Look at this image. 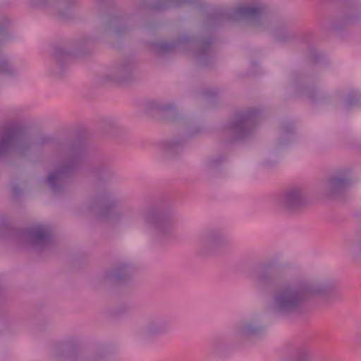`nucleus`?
Wrapping results in <instances>:
<instances>
[{"mask_svg": "<svg viewBox=\"0 0 361 361\" xmlns=\"http://www.w3.org/2000/svg\"><path fill=\"white\" fill-rule=\"evenodd\" d=\"M96 202L103 209L101 217L114 225L131 226L137 219L136 211L131 207L115 209L122 203L121 197L110 187L97 190Z\"/></svg>", "mask_w": 361, "mask_h": 361, "instance_id": "nucleus-4", "label": "nucleus"}, {"mask_svg": "<svg viewBox=\"0 0 361 361\" xmlns=\"http://www.w3.org/2000/svg\"><path fill=\"white\" fill-rule=\"evenodd\" d=\"M0 75L16 78L20 75V71L7 58H0Z\"/></svg>", "mask_w": 361, "mask_h": 361, "instance_id": "nucleus-24", "label": "nucleus"}, {"mask_svg": "<svg viewBox=\"0 0 361 361\" xmlns=\"http://www.w3.org/2000/svg\"><path fill=\"white\" fill-rule=\"evenodd\" d=\"M231 245V241L219 228H210L200 235V252L205 257H216Z\"/></svg>", "mask_w": 361, "mask_h": 361, "instance_id": "nucleus-9", "label": "nucleus"}, {"mask_svg": "<svg viewBox=\"0 0 361 361\" xmlns=\"http://www.w3.org/2000/svg\"><path fill=\"white\" fill-rule=\"evenodd\" d=\"M161 110L166 113L169 112V113H171L172 114H176V109L174 107V106L171 104H167L162 105L161 106Z\"/></svg>", "mask_w": 361, "mask_h": 361, "instance_id": "nucleus-32", "label": "nucleus"}, {"mask_svg": "<svg viewBox=\"0 0 361 361\" xmlns=\"http://www.w3.org/2000/svg\"><path fill=\"white\" fill-rule=\"evenodd\" d=\"M51 137H49L48 136H45V137H42L40 142L42 144H47V143H49L51 142Z\"/></svg>", "mask_w": 361, "mask_h": 361, "instance_id": "nucleus-36", "label": "nucleus"}, {"mask_svg": "<svg viewBox=\"0 0 361 361\" xmlns=\"http://www.w3.org/2000/svg\"><path fill=\"white\" fill-rule=\"evenodd\" d=\"M293 126L291 124L284 125L281 129L278 145L280 147L286 146L293 140Z\"/></svg>", "mask_w": 361, "mask_h": 361, "instance_id": "nucleus-26", "label": "nucleus"}, {"mask_svg": "<svg viewBox=\"0 0 361 361\" xmlns=\"http://www.w3.org/2000/svg\"><path fill=\"white\" fill-rule=\"evenodd\" d=\"M71 4V1H63L56 8V9L58 11L59 15H60L62 17H66V15L64 12L61 11V8L63 6L68 7Z\"/></svg>", "mask_w": 361, "mask_h": 361, "instance_id": "nucleus-31", "label": "nucleus"}, {"mask_svg": "<svg viewBox=\"0 0 361 361\" xmlns=\"http://www.w3.org/2000/svg\"><path fill=\"white\" fill-rule=\"evenodd\" d=\"M104 123H109L112 127H116L117 126V121L113 118H107L104 120Z\"/></svg>", "mask_w": 361, "mask_h": 361, "instance_id": "nucleus-35", "label": "nucleus"}, {"mask_svg": "<svg viewBox=\"0 0 361 361\" xmlns=\"http://www.w3.org/2000/svg\"><path fill=\"white\" fill-rule=\"evenodd\" d=\"M347 246L352 251H356L361 247V234H357L347 239Z\"/></svg>", "mask_w": 361, "mask_h": 361, "instance_id": "nucleus-28", "label": "nucleus"}, {"mask_svg": "<svg viewBox=\"0 0 361 361\" xmlns=\"http://www.w3.org/2000/svg\"><path fill=\"white\" fill-rule=\"evenodd\" d=\"M56 153L61 162L49 174L47 181L51 190L59 194L64 190L66 180L77 169L82 157V149L74 143L68 142L59 145Z\"/></svg>", "mask_w": 361, "mask_h": 361, "instance_id": "nucleus-3", "label": "nucleus"}, {"mask_svg": "<svg viewBox=\"0 0 361 361\" xmlns=\"http://www.w3.org/2000/svg\"><path fill=\"white\" fill-rule=\"evenodd\" d=\"M169 331V320L161 316H154L149 318L143 326V334L148 338H159L167 334Z\"/></svg>", "mask_w": 361, "mask_h": 361, "instance_id": "nucleus-16", "label": "nucleus"}, {"mask_svg": "<svg viewBox=\"0 0 361 361\" xmlns=\"http://www.w3.org/2000/svg\"><path fill=\"white\" fill-rule=\"evenodd\" d=\"M202 131V128L200 126L195 128H190L188 129V134L190 135H195L200 133Z\"/></svg>", "mask_w": 361, "mask_h": 361, "instance_id": "nucleus-34", "label": "nucleus"}, {"mask_svg": "<svg viewBox=\"0 0 361 361\" xmlns=\"http://www.w3.org/2000/svg\"><path fill=\"white\" fill-rule=\"evenodd\" d=\"M295 36V32L286 24L279 26L274 32L275 39L281 43L290 41Z\"/></svg>", "mask_w": 361, "mask_h": 361, "instance_id": "nucleus-25", "label": "nucleus"}, {"mask_svg": "<svg viewBox=\"0 0 361 361\" xmlns=\"http://www.w3.org/2000/svg\"><path fill=\"white\" fill-rule=\"evenodd\" d=\"M92 172L95 177L100 181L109 180L114 176V172L105 163H97L94 164Z\"/></svg>", "mask_w": 361, "mask_h": 361, "instance_id": "nucleus-23", "label": "nucleus"}, {"mask_svg": "<svg viewBox=\"0 0 361 361\" xmlns=\"http://www.w3.org/2000/svg\"><path fill=\"white\" fill-rule=\"evenodd\" d=\"M49 353L55 361H105L79 357L77 341L73 338L50 343Z\"/></svg>", "mask_w": 361, "mask_h": 361, "instance_id": "nucleus-10", "label": "nucleus"}, {"mask_svg": "<svg viewBox=\"0 0 361 361\" xmlns=\"http://www.w3.org/2000/svg\"><path fill=\"white\" fill-rule=\"evenodd\" d=\"M73 54L71 51L64 47H57L53 53L52 72L54 74L59 75L62 73L68 62L73 58Z\"/></svg>", "mask_w": 361, "mask_h": 361, "instance_id": "nucleus-19", "label": "nucleus"}, {"mask_svg": "<svg viewBox=\"0 0 361 361\" xmlns=\"http://www.w3.org/2000/svg\"><path fill=\"white\" fill-rule=\"evenodd\" d=\"M350 174V169H344L331 176L324 185V195L330 199L341 197L352 183Z\"/></svg>", "mask_w": 361, "mask_h": 361, "instance_id": "nucleus-13", "label": "nucleus"}, {"mask_svg": "<svg viewBox=\"0 0 361 361\" xmlns=\"http://www.w3.org/2000/svg\"><path fill=\"white\" fill-rule=\"evenodd\" d=\"M52 0H32V4L35 6L46 7L50 5Z\"/></svg>", "mask_w": 361, "mask_h": 361, "instance_id": "nucleus-33", "label": "nucleus"}, {"mask_svg": "<svg viewBox=\"0 0 361 361\" xmlns=\"http://www.w3.org/2000/svg\"><path fill=\"white\" fill-rule=\"evenodd\" d=\"M260 111L255 108L245 109L236 114L225 123L223 132L229 141H244L254 133Z\"/></svg>", "mask_w": 361, "mask_h": 361, "instance_id": "nucleus-6", "label": "nucleus"}, {"mask_svg": "<svg viewBox=\"0 0 361 361\" xmlns=\"http://www.w3.org/2000/svg\"><path fill=\"white\" fill-rule=\"evenodd\" d=\"M291 85L295 93L307 99L312 103H318L325 99V95L308 82L312 80L301 73H293L290 76Z\"/></svg>", "mask_w": 361, "mask_h": 361, "instance_id": "nucleus-12", "label": "nucleus"}, {"mask_svg": "<svg viewBox=\"0 0 361 361\" xmlns=\"http://www.w3.org/2000/svg\"><path fill=\"white\" fill-rule=\"evenodd\" d=\"M267 11L262 3H243L233 10L215 11L204 16L192 35L182 33L175 41L161 42L155 44L156 51L165 54L178 50L189 54L202 66H207L212 61V30L226 20H247L258 23Z\"/></svg>", "mask_w": 361, "mask_h": 361, "instance_id": "nucleus-1", "label": "nucleus"}, {"mask_svg": "<svg viewBox=\"0 0 361 361\" xmlns=\"http://www.w3.org/2000/svg\"><path fill=\"white\" fill-rule=\"evenodd\" d=\"M185 143V139L181 137L166 140L160 144V150L164 158H175L182 152Z\"/></svg>", "mask_w": 361, "mask_h": 361, "instance_id": "nucleus-18", "label": "nucleus"}, {"mask_svg": "<svg viewBox=\"0 0 361 361\" xmlns=\"http://www.w3.org/2000/svg\"><path fill=\"white\" fill-rule=\"evenodd\" d=\"M334 288V283L325 279H295L286 281L274 291L268 309L278 317L298 314L302 312L305 303L310 298L326 295Z\"/></svg>", "mask_w": 361, "mask_h": 361, "instance_id": "nucleus-2", "label": "nucleus"}, {"mask_svg": "<svg viewBox=\"0 0 361 361\" xmlns=\"http://www.w3.org/2000/svg\"><path fill=\"white\" fill-rule=\"evenodd\" d=\"M225 158L223 155H216L207 159L204 162V169L209 173L212 171L217 169L221 163L224 161Z\"/></svg>", "mask_w": 361, "mask_h": 361, "instance_id": "nucleus-27", "label": "nucleus"}, {"mask_svg": "<svg viewBox=\"0 0 361 361\" xmlns=\"http://www.w3.org/2000/svg\"><path fill=\"white\" fill-rule=\"evenodd\" d=\"M265 330L262 317L257 314L242 319L234 329L235 334L243 338H259L264 335Z\"/></svg>", "mask_w": 361, "mask_h": 361, "instance_id": "nucleus-14", "label": "nucleus"}, {"mask_svg": "<svg viewBox=\"0 0 361 361\" xmlns=\"http://www.w3.org/2000/svg\"><path fill=\"white\" fill-rule=\"evenodd\" d=\"M129 30L125 24L123 16H114L106 19L100 27V30L104 36L119 37Z\"/></svg>", "mask_w": 361, "mask_h": 361, "instance_id": "nucleus-17", "label": "nucleus"}, {"mask_svg": "<svg viewBox=\"0 0 361 361\" xmlns=\"http://www.w3.org/2000/svg\"><path fill=\"white\" fill-rule=\"evenodd\" d=\"M142 218L147 232L156 241L166 238L176 226L175 213L159 204L148 205Z\"/></svg>", "mask_w": 361, "mask_h": 361, "instance_id": "nucleus-5", "label": "nucleus"}, {"mask_svg": "<svg viewBox=\"0 0 361 361\" xmlns=\"http://www.w3.org/2000/svg\"><path fill=\"white\" fill-rule=\"evenodd\" d=\"M307 202L304 189L291 185L281 190L276 199L278 207L286 212H295L301 209Z\"/></svg>", "mask_w": 361, "mask_h": 361, "instance_id": "nucleus-11", "label": "nucleus"}, {"mask_svg": "<svg viewBox=\"0 0 361 361\" xmlns=\"http://www.w3.org/2000/svg\"><path fill=\"white\" fill-rule=\"evenodd\" d=\"M13 195L16 197L19 196L20 194V190L19 188L17 187V186H13Z\"/></svg>", "mask_w": 361, "mask_h": 361, "instance_id": "nucleus-37", "label": "nucleus"}, {"mask_svg": "<svg viewBox=\"0 0 361 361\" xmlns=\"http://www.w3.org/2000/svg\"><path fill=\"white\" fill-rule=\"evenodd\" d=\"M273 267V263L267 262L263 263L253 275L254 280L260 286H266L271 284L272 278L269 270Z\"/></svg>", "mask_w": 361, "mask_h": 361, "instance_id": "nucleus-22", "label": "nucleus"}, {"mask_svg": "<svg viewBox=\"0 0 361 361\" xmlns=\"http://www.w3.org/2000/svg\"><path fill=\"white\" fill-rule=\"evenodd\" d=\"M38 144L32 135L20 128H11L0 136V157L13 154L25 157Z\"/></svg>", "mask_w": 361, "mask_h": 361, "instance_id": "nucleus-7", "label": "nucleus"}, {"mask_svg": "<svg viewBox=\"0 0 361 361\" xmlns=\"http://www.w3.org/2000/svg\"><path fill=\"white\" fill-rule=\"evenodd\" d=\"M136 64L131 59H125L116 64L104 75V83H123L133 76Z\"/></svg>", "mask_w": 361, "mask_h": 361, "instance_id": "nucleus-15", "label": "nucleus"}, {"mask_svg": "<svg viewBox=\"0 0 361 361\" xmlns=\"http://www.w3.org/2000/svg\"><path fill=\"white\" fill-rule=\"evenodd\" d=\"M190 3L191 0H148L145 8L152 11L164 12Z\"/></svg>", "mask_w": 361, "mask_h": 361, "instance_id": "nucleus-20", "label": "nucleus"}, {"mask_svg": "<svg viewBox=\"0 0 361 361\" xmlns=\"http://www.w3.org/2000/svg\"><path fill=\"white\" fill-rule=\"evenodd\" d=\"M21 238L25 247L36 252L50 249L53 244V231L47 224L38 223L24 229Z\"/></svg>", "mask_w": 361, "mask_h": 361, "instance_id": "nucleus-8", "label": "nucleus"}, {"mask_svg": "<svg viewBox=\"0 0 361 361\" xmlns=\"http://www.w3.org/2000/svg\"><path fill=\"white\" fill-rule=\"evenodd\" d=\"M358 104V100L356 98L355 94L352 92L349 94L343 103V107L345 109H348L353 106Z\"/></svg>", "mask_w": 361, "mask_h": 361, "instance_id": "nucleus-29", "label": "nucleus"}, {"mask_svg": "<svg viewBox=\"0 0 361 361\" xmlns=\"http://www.w3.org/2000/svg\"><path fill=\"white\" fill-rule=\"evenodd\" d=\"M133 267L127 262H121L106 273V278L113 281H121L131 276Z\"/></svg>", "mask_w": 361, "mask_h": 361, "instance_id": "nucleus-21", "label": "nucleus"}, {"mask_svg": "<svg viewBox=\"0 0 361 361\" xmlns=\"http://www.w3.org/2000/svg\"><path fill=\"white\" fill-rule=\"evenodd\" d=\"M295 357L298 360H307L310 357V354L307 349L300 348L296 353Z\"/></svg>", "mask_w": 361, "mask_h": 361, "instance_id": "nucleus-30", "label": "nucleus"}]
</instances>
